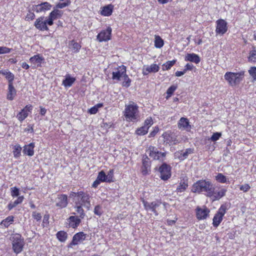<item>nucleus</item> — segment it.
Listing matches in <instances>:
<instances>
[{"label": "nucleus", "instance_id": "nucleus-60", "mask_svg": "<svg viewBox=\"0 0 256 256\" xmlns=\"http://www.w3.org/2000/svg\"><path fill=\"white\" fill-rule=\"evenodd\" d=\"M149 171H150V168H146L142 166V172L144 175L147 174Z\"/></svg>", "mask_w": 256, "mask_h": 256}, {"label": "nucleus", "instance_id": "nucleus-13", "mask_svg": "<svg viewBox=\"0 0 256 256\" xmlns=\"http://www.w3.org/2000/svg\"><path fill=\"white\" fill-rule=\"evenodd\" d=\"M56 206L60 208H63L68 206V196L66 194H58L55 199Z\"/></svg>", "mask_w": 256, "mask_h": 256}, {"label": "nucleus", "instance_id": "nucleus-53", "mask_svg": "<svg viewBox=\"0 0 256 256\" xmlns=\"http://www.w3.org/2000/svg\"><path fill=\"white\" fill-rule=\"evenodd\" d=\"M153 124V120L151 118H148L144 122V126L148 130L149 128Z\"/></svg>", "mask_w": 256, "mask_h": 256}, {"label": "nucleus", "instance_id": "nucleus-18", "mask_svg": "<svg viewBox=\"0 0 256 256\" xmlns=\"http://www.w3.org/2000/svg\"><path fill=\"white\" fill-rule=\"evenodd\" d=\"M126 67L124 65H122L118 66L115 72H112V78L114 80H119L121 77H124V75L126 74Z\"/></svg>", "mask_w": 256, "mask_h": 256}, {"label": "nucleus", "instance_id": "nucleus-21", "mask_svg": "<svg viewBox=\"0 0 256 256\" xmlns=\"http://www.w3.org/2000/svg\"><path fill=\"white\" fill-rule=\"evenodd\" d=\"M178 127L180 129L190 130L191 129V126L190 124L189 120L187 118H181L178 122Z\"/></svg>", "mask_w": 256, "mask_h": 256}, {"label": "nucleus", "instance_id": "nucleus-14", "mask_svg": "<svg viewBox=\"0 0 256 256\" xmlns=\"http://www.w3.org/2000/svg\"><path fill=\"white\" fill-rule=\"evenodd\" d=\"M52 7V4L48 2H42L37 5H34L32 7V10L36 12H45L49 10Z\"/></svg>", "mask_w": 256, "mask_h": 256}, {"label": "nucleus", "instance_id": "nucleus-57", "mask_svg": "<svg viewBox=\"0 0 256 256\" xmlns=\"http://www.w3.org/2000/svg\"><path fill=\"white\" fill-rule=\"evenodd\" d=\"M250 186L248 184H244V185L240 186V190L243 191L244 192H247L250 189Z\"/></svg>", "mask_w": 256, "mask_h": 256}, {"label": "nucleus", "instance_id": "nucleus-43", "mask_svg": "<svg viewBox=\"0 0 256 256\" xmlns=\"http://www.w3.org/2000/svg\"><path fill=\"white\" fill-rule=\"evenodd\" d=\"M123 78L124 80L122 84V86L126 88L129 87L130 85L131 80L126 74V73L124 75Z\"/></svg>", "mask_w": 256, "mask_h": 256}, {"label": "nucleus", "instance_id": "nucleus-17", "mask_svg": "<svg viewBox=\"0 0 256 256\" xmlns=\"http://www.w3.org/2000/svg\"><path fill=\"white\" fill-rule=\"evenodd\" d=\"M14 238L12 248L14 252L18 254L22 250L23 242L20 240V236L19 234H18Z\"/></svg>", "mask_w": 256, "mask_h": 256}, {"label": "nucleus", "instance_id": "nucleus-56", "mask_svg": "<svg viewBox=\"0 0 256 256\" xmlns=\"http://www.w3.org/2000/svg\"><path fill=\"white\" fill-rule=\"evenodd\" d=\"M221 134L220 132H215L214 133L210 139L212 141L215 142L219 139V138L221 136Z\"/></svg>", "mask_w": 256, "mask_h": 256}, {"label": "nucleus", "instance_id": "nucleus-12", "mask_svg": "<svg viewBox=\"0 0 256 256\" xmlns=\"http://www.w3.org/2000/svg\"><path fill=\"white\" fill-rule=\"evenodd\" d=\"M63 14V12L61 10H59L56 8H54V10L52 12H50L48 16H47L48 18V21L47 23H48V26H52L54 24V20L60 18Z\"/></svg>", "mask_w": 256, "mask_h": 256}, {"label": "nucleus", "instance_id": "nucleus-5", "mask_svg": "<svg viewBox=\"0 0 256 256\" xmlns=\"http://www.w3.org/2000/svg\"><path fill=\"white\" fill-rule=\"evenodd\" d=\"M75 204H80L83 206L90 210L91 206L90 202V196L87 192L80 191L77 192V200Z\"/></svg>", "mask_w": 256, "mask_h": 256}, {"label": "nucleus", "instance_id": "nucleus-8", "mask_svg": "<svg viewBox=\"0 0 256 256\" xmlns=\"http://www.w3.org/2000/svg\"><path fill=\"white\" fill-rule=\"evenodd\" d=\"M226 206L222 205L218 209V212L215 214L213 218V225L215 227H217L222 220V218L226 212Z\"/></svg>", "mask_w": 256, "mask_h": 256}, {"label": "nucleus", "instance_id": "nucleus-61", "mask_svg": "<svg viewBox=\"0 0 256 256\" xmlns=\"http://www.w3.org/2000/svg\"><path fill=\"white\" fill-rule=\"evenodd\" d=\"M32 109V105H26L22 110L28 113V112H30Z\"/></svg>", "mask_w": 256, "mask_h": 256}, {"label": "nucleus", "instance_id": "nucleus-50", "mask_svg": "<svg viewBox=\"0 0 256 256\" xmlns=\"http://www.w3.org/2000/svg\"><path fill=\"white\" fill-rule=\"evenodd\" d=\"M94 213L95 214L100 216L102 214V208L100 205H97L94 209Z\"/></svg>", "mask_w": 256, "mask_h": 256}, {"label": "nucleus", "instance_id": "nucleus-2", "mask_svg": "<svg viewBox=\"0 0 256 256\" xmlns=\"http://www.w3.org/2000/svg\"><path fill=\"white\" fill-rule=\"evenodd\" d=\"M213 184L210 182L206 180H200L194 183L192 191L193 192L200 193L206 192V195L208 196L211 194Z\"/></svg>", "mask_w": 256, "mask_h": 256}, {"label": "nucleus", "instance_id": "nucleus-54", "mask_svg": "<svg viewBox=\"0 0 256 256\" xmlns=\"http://www.w3.org/2000/svg\"><path fill=\"white\" fill-rule=\"evenodd\" d=\"M10 48L5 46H0V54H8L10 52Z\"/></svg>", "mask_w": 256, "mask_h": 256}, {"label": "nucleus", "instance_id": "nucleus-20", "mask_svg": "<svg viewBox=\"0 0 256 256\" xmlns=\"http://www.w3.org/2000/svg\"><path fill=\"white\" fill-rule=\"evenodd\" d=\"M86 238V234L83 232H80L75 234L73 238L72 242L70 244V246L77 245L79 242L84 240Z\"/></svg>", "mask_w": 256, "mask_h": 256}, {"label": "nucleus", "instance_id": "nucleus-47", "mask_svg": "<svg viewBox=\"0 0 256 256\" xmlns=\"http://www.w3.org/2000/svg\"><path fill=\"white\" fill-rule=\"evenodd\" d=\"M6 78L8 80V84H13L12 82L14 80V76L12 73L9 71L6 76Z\"/></svg>", "mask_w": 256, "mask_h": 256}, {"label": "nucleus", "instance_id": "nucleus-23", "mask_svg": "<svg viewBox=\"0 0 256 256\" xmlns=\"http://www.w3.org/2000/svg\"><path fill=\"white\" fill-rule=\"evenodd\" d=\"M34 142H31L24 146L22 152L24 154L32 156L34 154Z\"/></svg>", "mask_w": 256, "mask_h": 256}, {"label": "nucleus", "instance_id": "nucleus-37", "mask_svg": "<svg viewBox=\"0 0 256 256\" xmlns=\"http://www.w3.org/2000/svg\"><path fill=\"white\" fill-rule=\"evenodd\" d=\"M216 180L219 182L224 184L227 182V178L223 174L218 173L216 176Z\"/></svg>", "mask_w": 256, "mask_h": 256}, {"label": "nucleus", "instance_id": "nucleus-35", "mask_svg": "<svg viewBox=\"0 0 256 256\" xmlns=\"http://www.w3.org/2000/svg\"><path fill=\"white\" fill-rule=\"evenodd\" d=\"M162 39L159 36H155L154 46L156 48H161L164 46Z\"/></svg>", "mask_w": 256, "mask_h": 256}, {"label": "nucleus", "instance_id": "nucleus-39", "mask_svg": "<svg viewBox=\"0 0 256 256\" xmlns=\"http://www.w3.org/2000/svg\"><path fill=\"white\" fill-rule=\"evenodd\" d=\"M176 62V60L168 61L162 65L164 70H168L170 69Z\"/></svg>", "mask_w": 256, "mask_h": 256}, {"label": "nucleus", "instance_id": "nucleus-34", "mask_svg": "<svg viewBox=\"0 0 256 256\" xmlns=\"http://www.w3.org/2000/svg\"><path fill=\"white\" fill-rule=\"evenodd\" d=\"M58 239L61 242H64L68 237V234L64 231H60L56 234Z\"/></svg>", "mask_w": 256, "mask_h": 256}, {"label": "nucleus", "instance_id": "nucleus-15", "mask_svg": "<svg viewBox=\"0 0 256 256\" xmlns=\"http://www.w3.org/2000/svg\"><path fill=\"white\" fill-rule=\"evenodd\" d=\"M112 31V30L110 27H108L106 30H102L97 36V40L100 42L109 40L111 38Z\"/></svg>", "mask_w": 256, "mask_h": 256}, {"label": "nucleus", "instance_id": "nucleus-62", "mask_svg": "<svg viewBox=\"0 0 256 256\" xmlns=\"http://www.w3.org/2000/svg\"><path fill=\"white\" fill-rule=\"evenodd\" d=\"M194 68V66L192 64H187L185 66L184 70L186 72L188 70H192Z\"/></svg>", "mask_w": 256, "mask_h": 256}, {"label": "nucleus", "instance_id": "nucleus-31", "mask_svg": "<svg viewBox=\"0 0 256 256\" xmlns=\"http://www.w3.org/2000/svg\"><path fill=\"white\" fill-rule=\"evenodd\" d=\"M24 200L23 196H20L14 202H10L8 205V208L11 210L12 208L16 206L18 204H21Z\"/></svg>", "mask_w": 256, "mask_h": 256}, {"label": "nucleus", "instance_id": "nucleus-58", "mask_svg": "<svg viewBox=\"0 0 256 256\" xmlns=\"http://www.w3.org/2000/svg\"><path fill=\"white\" fill-rule=\"evenodd\" d=\"M35 17V14L34 12H29L26 16V19L28 20H32L34 19Z\"/></svg>", "mask_w": 256, "mask_h": 256}, {"label": "nucleus", "instance_id": "nucleus-1", "mask_svg": "<svg viewBox=\"0 0 256 256\" xmlns=\"http://www.w3.org/2000/svg\"><path fill=\"white\" fill-rule=\"evenodd\" d=\"M124 116L128 122H136L140 120L138 106L134 102L126 106Z\"/></svg>", "mask_w": 256, "mask_h": 256}, {"label": "nucleus", "instance_id": "nucleus-64", "mask_svg": "<svg viewBox=\"0 0 256 256\" xmlns=\"http://www.w3.org/2000/svg\"><path fill=\"white\" fill-rule=\"evenodd\" d=\"M186 72L184 70V71H177L176 72V76H180L184 75Z\"/></svg>", "mask_w": 256, "mask_h": 256}, {"label": "nucleus", "instance_id": "nucleus-6", "mask_svg": "<svg viewBox=\"0 0 256 256\" xmlns=\"http://www.w3.org/2000/svg\"><path fill=\"white\" fill-rule=\"evenodd\" d=\"M149 156L154 160L163 161L166 156V152H159L158 149L154 146H150L146 150Z\"/></svg>", "mask_w": 256, "mask_h": 256}, {"label": "nucleus", "instance_id": "nucleus-29", "mask_svg": "<svg viewBox=\"0 0 256 256\" xmlns=\"http://www.w3.org/2000/svg\"><path fill=\"white\" fill-rule=\"evenodd\" d=\"M75 80V78H72L69 74H68L66 76V78L62 80V84L65 87H70L72 86Z\"/></svg>", "mask_w": 256, "mask_h": 256}, {"label": "nucleus", "instance_id": "nucleus-9", "mask_svg": "<svg viewBox=\"0 0 256 256\" xmlns=\"http://www.w3.org/2000/svg\"><path fill=\"white\" fill-rule=\"evenodd\" d=\"M170 169V166L166 163H164L159 168V172L160 174V178L162 180H166L170 178L171 176Z\"/></svg>", "mask_w": 256, "mask_h": 256}, {"label": "nucleus", "instance_id": "nucleus-59", "mask_svg": "<svg viewBox=\"0 0 256 256\" xmlns=\"http://www.w3.org/2000/svg\"><path fill=\"white\" fill-rule=\"evenodd\" d=\"M98 111V110L97 108V106H94L93 107L91 108L89 110L88 112L90 114H96Z\"/></svg>", "mask_w": 256, "mask_h": 256}, {"label": "nucleus", "instance_id": "nucleus-44", "mask_svg": "<svg viewBox=\"0 0 256 256\" xmlns=\"http://www.w3.org/2000/svg\"><path fill=\"white\" fill-rule=\"evenodd\" d=\"M142 166L146 168H150V162L148 158L146 155L143 156Z\"/></svg>", "mask_w": 256, "mask_h": 256}, {"label": "nucleus", "instance_id": "nucleus-4", "mask_svg": "<svg viewBox=\"0 0 256 256\" xmlns=\"http://www.w3.org/2000/svg\"><path fill=\"white\" fill-rule=\"evenodd\" d=\"M244 76V72L236 73L227 72L224 74V78L228 81L230 85L234 86L238 84L242 80Z\"/></svg>", "mask_w": 256, "mask_h": 256}, {"label": "nucleus", "instance_id": "nucleus-26", "mask_svg": "<svg viewBox=\"0 0 256 256\" xmlns=\"http://www.w3.org/2000/svg\"><path fill=\"white\" fill-rule=\"evenodd\" d=\"M16 90L13 86V84H8L7 98L9 100H12L16 95Z\"/></svg>", "mask_w": 256, "mask_h": 256}, {"label": "nucleus", "instance_id": "nucleus-25", "mask_svg": "<svg viewBox=\"0 0 256 256\" xmlns=\"http://www.w3.org/2000/svg\"><path fill=\"white\" fill-rule=\"evenodd\" d=\"M68 222L70 226L74 228L79 226L81 220L78 216H70Z\"/></svg>", "mask_w": 256, "mask_h": 256}, {"label": "nucleus", "instance_id": "nucleus-36", "mask_svg": "<svg viewBox=\"0 0 256 256\" xmlns=\"http://www.w3.org/2000/svg\"><path fill=\"white\" fill-rule=\"evenodd\" d=\"M13 216H8L2 222V224L5 227H8L14 222Z\"/></svg>", "mask_w": 256, "mask_h": 256}, {"label": "nucleus", "instance_id": "nucleus-45", "mask_svg": "<svg viewBox=\"0 0 256 256\" xmlns=\"http://www.w3.org/2000/svg\"><path fill=\"white\" fill-rule=\"evenodd\" d=\"M176 88L177 86H176L172 85L167 90V99L172 96V94L174 93V92L176 90Z\"/></svg>", "mask_w": 256, "mask_h": 256}, {"label": "nucleus", "instance_id": "nucleus-51", "mask_svg": "<svg viewBox=\"0 0 256 256\" xmlns=\"http://www.w3.org/2000/svg\"><path fill=\"white\" fill-rule=\"evenodd\" d=\"M32 216L37 221H40L42 218L41 214L36 212H32Z\"/></svg>", "mask_w": 256, "mask_h": 256}, {"label": "nucleus", "instance_id": "nucleus-32", "mask_svg": "<svg viewBox=\"0 0 256 256\" xmlns=\"http://www.w3.org/2000/svg\"><path fill=\"white\" fill-rule=\"evenodd\" d=\"M97 178L100 182H110L112 181V180H111L110 179L108 178V176H106V174L102 170L100 171L98 173Z\"/></svg>", "mask_w": 256, "mask_h": 256}, {"label": "nucleus", "instance_id": "nucleus-33", "mask_svg": "<svg viewBox=\"0 0 256 256\" xmlns=\"http://www.w3.org/2000/svg\"><path fill=\"white\" fill-rule=\"evenodd\" d=\"M83 206L80 204H76L74 206V208L76 212L80 214V217L83 219L85 216V213L84 212V210L82 208V206Z\"/></svg>", "mask_w": 256, "mask_h": 256}, {"label": "nucleus", "instance_id": "nucleus-41", "mask_svg": "<svg viewBox=\"0 0 256 256\" xmlns=\"http://www.w3.org/2000/svg\"><path fill=\"white\" fill-rule=\"evenodd\" d=\"M188 186V184L187 183L185 182H181L180 184V185L176 188V191L178 192H184L187 187Z\"/></svg>", "mask_w": 256, "mask_h": 256}, {"label": "nucleus", "instance_id": "nucleus-38", "mask_svg": "<svg viewBox=\"0 0 256 256\" xmlns=\"http://www.w3.org/2000/svg\"><path fill=\"white\" fill-rule=\"evenodd\" d=\"M194 153V150L192 148H187L184 152L180 154L179 158L182 160H184L188 158V154Z\"/></svg>", "mask_w": 256, "mask_h": 256}, {"label": "nucleus", "instance_id": "nucleus-28", "mask_svg": "<svg viewBox=\"0 0 256 256\" xmlns=\"http://www.w3.org/2000/svg\"><path fill=\"white\" fill-rule=\"evenodd\" d=\"M44 60V58L39 54L35 55L31 57L30 59L31 62L37 64L38 66H40Z\"/></svg>", "mask_w": 256, "mask_h": 256}, {"label": "nucleus", "instance_id": "nucleus-27", "mask_svg": "<svg viewBox=\"0 0 256 256\" xmlns=\"http://www.w3.org/2000/svg\"><path fill=\"white\" fill-rule=\"evenodd\" d=\"M114 8V6L112 4H108L103 7L100 14L104 16H110L112 14Z\"/></svg>", "mask_w": 256, "mask_h": 256}, {"label": "nucleus", "instance_id": "nucleus-10", "mask_svg": "<svg viewBox=\"0 0 256 256\" xmlns=\"http://www.w3.org/2000/svg\"><path fill=\"white\" fill-rule=\"evenodd\" d=\"M226 190L224 188L218 190L213 186L211 194H208V197H210L213 201L218 200L226 195Z\"/></svg>", "mask_w": 256, "mask_h": 256}, {"label": "nucleus", "instance_id": "nucleus-22", "mask_svg": "<svg viewBox=\"0 0 256 256\" xmlns=\"http://www.w3.org/2000/svg\"><path fill=\"white\" fill-rule=\"evenodd\" d=\"M160 70V67L156 64H153L150 66H145L143 68L142 74L144 75H146L150 72H156Z\"/></svg>", "mask_w": 256, "mask_h": 256}, {"label": "nucleus", "instance_id": "nucleus-42", "mask_svg": "<svg viewBox=\"0 0 256 256\" xmlns=\"http://www.w3.org/2000/svg\"><path fill=\"white\" fill-rule=\"evenodd\" d=\"M148 132V129L146 126H142L138 128L136 130V134L140 136H143L146 134Z\"/></svg>", "mask_w": 256, "mask_h": 256}, {"label": "nucleus", "instance_id": "nucleus-3", "mask_svg": "<svg viewBox=\"0 0 256 256\" xmlns=\"http://www.w3.org/2000/svg\"><path fill=\"white\" fill-rule=\"evenodd\" d=\"M142 201L145 210L147 211L153 212L155 216L158 214L162 208L165 209V204L164 203L162 206V203L160 200H156L151 202L144 200H142Z\"/></svg>", "mask_w": 256, "mask_h": 256}, {"label": "nucleus", "instance_id": "nucleus-30", "mask_svg": "<svg viewBox=\"0 0 256 256\" xmlns=\"http://www.w3.org/2000/svg\"><path fill=\"white\" fill-rule=\"evenodd\" d=\"M22 147L18 144L13 146L12 154L15 158H18L21 156Z\"/></svg>", "mask_w": 256, "mask_h": 256}, {"label": "nucleus", "instance_id": "nucleus-40", "mask_svg": "<svg viewBox=\"0 0 256 256\" xmlns=\"http://www.w3.org/2000/svg\"><path fill=\"white\" fill-rule=\"evenodd\" d=\"M28 112H26L24 110H22L21 112L17 114L16 117L20 121L22 122L28 116Z\"/></svg>", "mask_w": 256, "mask_h": 256}, {"label": "nucleus", "instance_id": "nucleus-52", "mask_svg": "<svg viewBox=\"0 0 256 256\" xmlns=\"http://www.w3.org/2000/svg\"><path fill=\"white\" fill-rule=\"evenodd\" d=\"M71 42L72 44V49L74 50V52H78L80 48V44L78 42H74V40H72Z\"/></svg>", "mask_w": 256, "mask_h": 256}, {"label": "nucleus", "instance_id": "nucleus-16", "mask_svg": "<svg viewBox=\"0 0 256 256\" xmlns=\"http://www.w3.org/2000/svg\"><path fill=\"white\" fill-rule=\"evenodd\" d=\"M196 210V218L198 220L206 219L210 212V210L206 206L202 208L198 206Z\"/></svg>", "mask_w": 256, "mask_h": 256}, {"label": "nucleus", "instance_id": "nucleus-7", "mask_svg": "<svg viewBox=\"0 0 256 256\" xmlns=\"http://www.w3.org/2000/svg\"><path fill=\"white\" fill-rule=\"evenodd\" d=\"M48 18L44 16H40L34 22V26L35 27L42 31L48 30Z\"/></svg>", "mask_w": 256, "mask_h": 256}, {"label": "nucleus", "instance_id": "nucleus-46", "mask_svg": "<svg viewBox=\"0 0 256 256\" xmlns=\"http://www.w3.org/2000/svg\"><path fill=\"white\" fill-rule=\"evenodd\" d=\"M10 192L12 197H16L20 195V190L16 186L10 188Z\"/></svg>", "mask_w": 256, "mask_h": 256}, {"label": "nucleus", "instance_id": "nucleus-63", "mask_svg": "<svg viewBox=\"0 0 256 256\" xmlns=\"http://www.w3.org/2000/svg\"><path fill=\"white\" fill-rule=\"evenodd\" d=\"M100 184V181L98 178H96V180L93 182L92 186L93 188H96Z\"/></svg>", "mask_w": 256, "mask_h": 256}, {"label": "nucleus", "instance_id": "nucleus-49", "mask_svg": "<svg viewBox=\"0 0 256 256\" xmlns=\"http://www.w3.org/2000/svg\"><path fill=\"white\" fill-rule=\"evenodd\" d=\"M70 0H66V2H62V3H58V4L56 6V8L57 9L58 8H63L68 6L70 5Z\"/></svg>", "mask_w": 256, "mask_h": 256}, {"label": "nucleus", "instance_id": "nucleus-24", "mask_svg": "<svg viewBox=\"0 0 256 256\" xmlns=\"http://www.w3.org/2000/svg\"><path fill=\"white\" fill-rule=\"evenodd\" d=\"M185 60L193 62L197 64L200 62V59L198 54L194 53H192L188 54L186 55L185 57Z\"/></svg>", "mask_w": 256, "mask_h": 256}, {"label": "nucleus", "instance_id": "nucleus-11", "mask_svg": "<svg viewBox=\"0 0 256 256\" xmlns=\"http://www.w3.org/2000/svg\"><path fill=\"white\" fill-rule=\"evenodd\" d=\"M216 32L217 34L224 35L228 30L227 22L223 19H219L216 22Z\"/></svg>", "mask_w": 256, "mask_h": 256}, {"label": "nucleus", "instance_id": "nucleus-55", "mask_svg": "<svg viewBox=\"0 0 256 256\" xmlns=\"http://www.w3.org/2000/svg\"><path fill=\"white\" fill-rule=\"evenodd\" d=\"M248 72L250 76L254 78V80H256V67L251 68Z\"/></svg>", "mask_w": 256, "mask_h": 256}, {"label": "nucleus", "instance_id": "nucleus-48", "mask_svg": "<svg viewBox=\"0 0 256 256\" xmlns=\"http://www.w3.org/2000/svg\"><path fill=\"white\" fill-rule=\"evenodd\" d=\"M248 60L251 62H256V50H254L250 52Z\"/></svg>", "mask_w": 256, "mask_h": 256}, {"label": "nucleus", "instance_id": "nucleus-19", "mask_svg": "<svg viewBox=\"0 0 256 256\" xmlns=\"http://www.w3.org/2000/svg\"><path fill=\"white\" fill-rule=\"evenodd\" d=\"M162 136L164 138V142L166 144H176L178 142L174 134L170 132H164L162 134Z\"/></svg>", "mask_w": 256, "mask_h": 256}]
</instances>
